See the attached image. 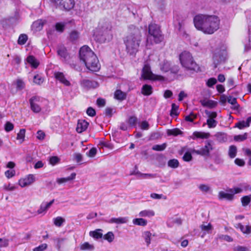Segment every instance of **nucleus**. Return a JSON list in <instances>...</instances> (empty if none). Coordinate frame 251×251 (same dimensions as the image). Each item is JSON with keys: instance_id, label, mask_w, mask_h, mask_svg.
I'll list each match as a JSON object with an SVG mask.
<instances>
[{"instance_id": "nucleus-35", "label": "nucleus", "mask_w": 251, "mask_h": 251, "mask_svg": "<svg viewBox=\"0 0 251 251\" xmlns=\"http://www.w3.org/2000/svg\"><path fill=\"white\" fill-rule=\"evenodd\" d=\"M57 53L59 56L65 59L68 56L67 50L64 47H60L57 50Z\"/></svg>"}, {"instance_id": "nucleus-34", "label": "nucleus", "mask_w": 251, "mask_h": 251, "mask_svg": "<svg viewBox=\"0 0 251 251\" xmlns=\"http://www.w3.org/2000/svg\"><path fill=\"white\" fill-rule=\"evenodd\" d=\"M66 24V22L57 23L55 25L56 30L59 32H63L64 30L65 26Z\"/></svg>"}, {"instance_id": "nucleus-25", "label": "nucleus", "mask_w": 251, "mask_h": 251, "mask_svg": "<svg viewBox=\"0 0 251 251\" xmlns=\"http://www.w3.org/2000/svg\"><path fill=\"white\" fill-rule=\"evenodd\" d=\"M132 223L134 225L145 226L147 225L148 221L144 218H140L134 219Z\"/></svg>"}, {"instance_id": "nucleus-10", "label": "nucleus", "mask_w": 251, "mask_h": 251, "mask_svg": "<svg viewBox=\"0 0 251 251\" xmlns=\"http://www.w3.org/2000/svg\"><path fill=\"white\" fill-rule=\"evenodd\" d=\"M141 78H164L163 77H159L152 73L150 65L146 63L144 64L141 72Z\"/></svg>"}, {"instance_id": "nucleus-48", "label": "nucleus", "mask_w": 251, "mask_h": 251, "mask_svg": "<svg viewBox=\"0 0 251 251\" xmlns=\"http://www.w3.org/2000/svg\"><path fill=\"white\" fill-rule=\"evenodd\" d=\"M247 138V133H245L243 135H236L234 137V139L236 141H243Z\"/></svg>"}, {"instance_id": "nucleus-17", "label": "nucleus", "mask_w": 251, "mask_h": 251, "mask_svg": "<svg viewBox=\"0 0 251 251\" xmlns=\"http://www.w3.org/2000/svg\"><path fill=\"white\" fill-rule=\"evenodd\" d=\"M46 23V21L42 19L38 20L34 22L32 25V29L35 31H40L41 30Z\"/></svg>"}, {"instance_id": "nucleus-9", "label": "nucleus", "mask_w": 251, "mask_h": 251, "mask_svg": "<svg viewBox=\"0 0 251 251\" xmlns=\"http://www.w3.org/2000/svg\"><path fill=\"white\" fill-rule=\"evenodd\" d=\"M205 113L207 117L206 124L208 127L210 128L215 127L218 124V122L215 119L217 116V112L205 110Z\"/></svg>"}, {"instance_id": "nucleus-63", "label": "nucleus", "mask_w": 251, "mask_h": 251, "mask_svg": "<svg viewBox=\"0 0 251 251\" xmlns=\"http://www.w3.org/2000/svg\"><path fill=\"white\" fill-rule=\"evenodd\" d=\"M234 162L237 165L240 167L244 166L245 164L244 160L240 158L235 159V160H234Z\"/></svg>"}, {"instance_id": "nucleus-56", "label": "nucleus", "mask_w": 251, "mask_h": 251, "mask_svg": "<svg viewBox=\"0 0 251 251\" xmlns=\"http://www.w3.org/2000/svg\"><path fill=\"white\" fill-rule=\"evenodd\" d=\"M178 106L177 105H176L175 103H173L172 104V110L171 113V115H177L178 113H177V111L178 110Z\"/></svg>"}, {"instance_id": "nucleus-29", "label": "nucleus", "mask_w": 251, "mask_h": 251, "mask_svg": "<svg viewBox=\"0 0 251 251\" xmlns=\"http://www.w3.org/2000/svg\"><path fill=\"white\" fill-rule=\"evenodd\" d=\"M249 188V186L245 184L241 185V187H235L230 190V192L233 194V196L238 193H240L242 192L243 189L246 190Z\"/></svg>"}, {"instance_id": "nucleus-36", "label": "nucleus", "mask_w": 251, "mask_h": 251, "mask_svg": "<svg viewBox=\"0 0 251 251\" xmlns=\"http://www.w3.org/2000/svg\"><path fill=\"white\" fill-rule=\"evenodd\" d=\"M65 221V219L59 216L53 219V223L54 225L58 227L61 226Z\"/></svg>"}, {"instance_id": "nucleus-2", "label": "nucleus", "mask_w": 251, "mask_h": 251, "mask_svg": "<svg viewBox=\"0 0 251 251\" xmlns=\"http://www.w3.org/2000/svg\"><path fill=\"white\" fill-rule=\"evenodd\" d=\"M143 39V29L134 25H130L128 33L124 39L126 53L129 55L134 56L139 50Z\"/></svg>"}, {"instance_id": "nucleus-40", "label": "nucleus", "mask_w": 251, "mask_h": 251, "mask_svg": "<svg viewBox=\"0 0 251 251\" xmlns=\"http://www.w3.org/2000/svg\"><path fill=\"white\" fill-rule=\"evenodd\" d=\"M27 40V36L26 34H21L18 38V43L19 45H23L25 44Z\"/></svg>"}, {"instance_id": "nucleus-30", "label": "nucleus", "mask_w": 251, "mask_h": 251, "mask_svg": "<svg viewBox=\"0 0 251 251\" xmlns=\"http://www.w3.org/2000/svg\"><path fill=\"white\" fill-rule=\"evenodd\" d=\"M237 152V149L235 146L231 145L229 146L228 154L230 158H234L236 156Z\"/></svg>"}, {"instance_id": "nucleus-41", "label": "nucleus", "mask_w": 251, "mask_h": 251, "mask_svg": "<svg viewBox=\"0 0 251 251\" xmlns=\"http://www.w3.org/2000/svg\"><path fill=\"white\" fill-rule=\"evenodd\" d=\"M251 201V195L244 196L241 198V202L243 206L248 205Z\"/></svg>"}, {"instance_id": "nucleus-52", "label": "nucleus", "mask_w": 251, "mask_h": 251, "mask_svg": "<svg viewBox=\"0 0 251 251\" xmlns=\"http://www.w3.org/2000/svg\"><path fill=\"white\" fill-rule=\"evenodd\" d=\"M180 133H181V131L177 128L170 129L168 131V134L175 135V136H176V135L180 134Z\"/></svg>"}, {"instance_id": "nucleus-5", "label": "nucleus", "mask_w": 251, "mask_h": 251, "mask_svg": "<svg viewBox=\"0 0 251 251\" xmlns=\"http://www.w3.org/2000/svg\"><path fill=\"white\" fill-rule=\"evenodd\" d=\"M149 35L146 40V46L148 48L153 44L152 40L153 41V43L158 44L163 40V36L161 34L160 27L156 24H151L149 25Z\"/></svg>"}, {"instance_id": "nucleus-19", "label": "nucleus", "mask_w": 251, "mask_h": 251, "mask_svg": "<svg viewBox=\"0 0 251 251\" xmlns=\"http://www.w3.org/2000/svg\"><path fill=\"white\" fill-rule=\"evenodd\" d=\"M138 215L140 217H148L150 218L155 215V212L151 209H145L141 211Z\"/></svg>"}, {"instance_id": "nucleus-42", "label": "nucleus", "mask_w": 251, "mask_h": 251, "mask_svg": "<svg viewBox=\"0 0 251 251\" xmlns=\"http://www.w3.org/2000/svg\"><path fill=\"white\" fill-rule=\"evenodd\" d=\"M79 33L76 30H73L70 33V39L72 41L76 40L79 38Z\"/></svg>"}, {"instance_id": "nucleus-44", "label": "nucleus", "mask_w": 251, "mask_h": 251, "mask_svg": "<svg viewBox=\"0 0 251 251\" xmlns=\"http://www.w3.org/2000/svg\"><path fill=\"white\" fill-rule=\"evenodd\" d=\"M103 238L109 242H111L114 239V235L112 232L109 231L104 235Z\"/></svg>"}, {"instance_id": "nucleus-3", "label": "nucleus", "mask_w": 251, "mask_h": 251, "mask_svg": "<svg viewBox=\"0 0 251 251\" xmlns=\"http://www.w3.org/2000/svg\"><path fill=\"white\" fill-rule=\"evenodd\" d=\"M79 57L88 70L93 72H96L100 70V66L99 60L89 47L84 46L80 48Z\"/></svg>"}, {"instance_id": "nucleus-11", "label": "nucleus", "mask_w": 251, "mask_h": 251, "mask_svg": "<svg viewBox=\"0 0 251 251\" xmlns=\"http://www.w3.org/2000/svg\"><path fill=\"white\" fill-rule=\"evenodd\" d=\"M36 181L35 175L29 174L19 180V184L22 187H25L32 184Z\"/></svg>"}, {"instance_id": "nucleus-53", "label": "nucleus", "mask_w": 251, "mask_h": 251, "mask_svg": "<svg viewBox=\"0 0 251 251\" xmlns=\"http://www.w3.org/2000/svg\"><path fill=\"white\" fill-rule=\"evenodd\" d=\"M199 188L200 189L201 191L203 192H207L210 189V187L208 185L203 184H200L199 186Z\"/></svg>"}, {"instance_id": "nucleus-46", "label": "nucleus", "mask_w": 251, "mask_h": 251, "mask_svg": "<svg viewBox=\"0 0 251 251\" xmlns=\"http://www.w3.org/2000/svg\"><path fill=\"white\" fill-rule=\"evenodd\" d=\"M54 243L56 244V247L58 250H60L62 244L65 241L64 238H55L53 239Z\"/></svg>"}, {"instance_id": "nucleus-55", "label": "nucleus", "mask_w": 251, "mask_h": 251, "mask_svg": "<svg viewBox=\"0 0 251 251\" xmlns=\"http://www.w3.org/2000/svg\"><path fill=\"white\" fill-rule=\"evenodd\" d=\"M15 171L14 170H7L5 172V176L8 178L12 177L15 175Z\"/></svg>"}, {"instance_id": "nucleus-23", "label": "nucleus", "mask_w": 251, "mask_h": 251, "mask_svg": "<svg viewBox=\"0 0 251 251\" xmlns=\"http://www.w3.org/2000/svg\"><path fill=\"white\" fill-rule=\"evenodd\" d=\"M27 62L33 68H36L39 65L38 60L33 56L29 55L26 58Z\"/></svg>"}, {"instance_id": "nucleus-57", "label": "nucleus", "mask_w": 251, "mask_h": 251, "mask_svg": "<svg viewBox=\"0 0 251 251\" xmlns=\"http://www.w3.org/2000/svg\"><path fill=\"white\" fill-rule=\"evenodd\" d=\"M140 127L142 130H148L149 128V124L146 121H144L141 123Z\"/></svg>"}, {"instance_id": "nucleus-6", "label": "nucleus", "mask_w": 251, "mask_h": 251, "mask_svg": "<svg viewBox=\"0 0 251 251\" xmlns=\"http://www.w3.org/2000/svg\"><path fill=\"white\" fill-rule=\"evenodd\" d=\"M179 60L182 66L186 69L197 72L200 71L199 66L194 60L190 52H182L179 55Z\"/></svg>"}, {"instance_id": "nucleus-27", "label": "nucleus", "mask_w": 251, "mask_h": 251, "mask_svg": "<svg viewBox=\"0 0 251 251\" xmlns=\"http://www.w3.org/2000/svg\"><path fill=\"white\" fill-rule=\"evenodd\" d=\"M193 135L195 137L198 138L207 139L210 137V134L209 133L195 131L193 133Z\"/></svg>"}, {"instance_id": "nucleus-12", "label": "nucleus", "mask_w": 251, "mask_h": 251, "mask_svg": "<svg viewBox=\"0 0 251 251\" xmlns=\"http://www.w3.org/2000/svg\"><path fill=\"white\" fill-rule=\"evenodd\" d=\"M74 0H61L57 7L60 9L69 10L74 7Z\"/></svg>"}, {"instance_id": "nucleus-39", "label": "nucleus", "mask_w": 251, "mask_h": 251, "mask_svg": "<svg viewBox=\"0 0 251 251\" xmlns=\"http://www.w3.org/2000/svg\"><path fill=\"white\" fill-rule=\"evenodd\" d=\"M168 166L172 168H176L179 166V162L176 159H171L168 162Z\"/></svg>"}, {"instance_id": "nucleus-38", "label": "nucleus", "mask_w": 251, "mask_h": 251, "mask_svg": "<svg viewBox=\"0 0 251 251\" xmlns=\"http://www.w3.org/2000/svg\"><path fill=\"white\" fill-rule=\"evenodd\" d=\"M114 98L117 100H123L126 98V95L121 90H117L115 92Z\"/></svg>"}, {"instance_id": "nucleus-28", "label": "nucleus", "mask_w": 251, "mask_h": 251, "mask_svg": "<svg viewBox=\"0 0 251 251\" xmlns=\"http://www.w3.org/2000/svg\"><path fill=\"white\" fill-rule=\"evenodd\" d=\"M25 129H21L18 133L17 135V140L18 141L19 144H22L25 141Z\"/></svg>"}, {"instance_id": "nucleus-62", "label": "nucleus", "mask_w": 251, "mask_h": 251, "mask_svg": "<svg viewBox=\"0 0 251 251\" xmlns=\"http://www.w3.org/2000/svg\"><path fill=\"white\" fill-rule=\"evenodd\" d=\"M192 155L191 153L186 152L183 156V159L185 161H190L192 159Z\"/></svg>"}, {"instance_id": "nucleus-26", "label": "nucleus", "mask_w": 251, "mask_h": 251, "mask_svg": "<svg viewBox=\"0 0 251 251\" xmlns=\"http://www.w3.org/2000/svg\"><path fill=\"white\" fill-rule=\"evenodd\" d=\"M152 87L149 85H144L142 87V93L145 96H149L151 94L152 91Z\"/></svg>"}, {"instance_id": "nucleus-54", "label": "nucleus", "mask_w": 251, "mask_h": 251, "mask_svg": "<svg viewBox=\"0 0 251 251\" xmlns=\"http://www.w3.org/2000/svg\"><path fill=\"white\" fill-rule=\"evenodd\" d=\"M14 128V125L10 122H7L6 123L4 126V129L7 132H9L13 130Z\"/></svg>"}, {"instance_id": "nucleus-7", "label": "nucleus", "mask_w": 251, "mask_h": 251, "mask_svg": "<svg viewBox=\"0 0 251 251\" xmlns=\"http://www.w3.org/2000/svg\"><path fill=\"white\" fill-rule=\"evenodd\" d=\"M226 48L223 47L221 49H216L213 55L214 62L216 67L217 64L225 61L226 57Z\"/></svg>"}, {"instance_id": "nucleus-14", "label": "nucleus", "mask_w": 251, "mask_h": 251, "mask_svg": "<svg viewBox=\"0 0 251 251\" xmlns=\"http://www.w3.org/2000/svg\"><path fill=\"white\" fill-rule=\"evenodd\" d=\"M81 84L83 87L87 88H95L99 85L98 83L94 79H83Z\"/></svg>"}, {"instance_id": "nucleus-43", "label": "nucleus", "mask_w": 251, "mask_h": 251, "mask_svg": "<svg viewBox=\"0 0 251 251\" xmlns=\"http://www.w3.org/2000/svg\"><path fill=\"white\" fill-rule=\"evenodd\" d=\"M249 125L247 124L246 121H242L237 123L235 125V127H238V128L242 129L245 127H249Z\"/></svg>"}, {"instance_id": "nucleus-24", "label": "nucleus", "mask_w": 251, "mask_h": 251, "mask_svg": "<svg viewBox=\"0 0 251 251\" xmlns=\"http://www.w3.org/2000/svg\"><path fill=\"white\" fill-rule=\"evenodd\" d=\"M89 235L95 239L101 238L103 235L102 230L100 229H97L94 231H91L89 232Z\"/></svg>"}, {"instance_id": "nucleus-15", "label": "nucleus", "mask_w": 251, "mask_h": 251, "mask_svg": "<svg viewBox=\"0 0 251 251\" xmlns=\"http://www.w3.org/2000/svg\"><path fill=\"white\" fill-rule=\"evenodd\" d=\"M88 123L83 120L78 121L76 130L78 133H82L85 131L88 127Z\"/></svg>"}, {"instance_id": "nucleus-4", "label": "nucleus", "mask_w": 251, "mask_h": 251, "mask_svg": "<svg viewBox=\"0 0 251 251\" xmlns=\"http://www.w3.org/2000/svg\"><path fill=\"white\" fill-rule=\"evenodd\" d=\"M94 35L95 39L100 43L109 42L113 38L110 24L108 22L100 21Z\"/></svg>"}, {"instance_id": "nucleus-59", "label": "nucleus", "mask_w": 251, "mask_h": 251, "mask_svg": "<svg viewBox=\"0 0 251 251\" xmlns=\"http://www.w3.org/2000/svg\"><path fill=\"white\" fill-rule=\"evenodd\" d=\"M97 150L95 148H92L91 149L88 153H87V155L90 157H93L96 154Z\"/></svg>"}, {"instance_id": "nucleus-21", "label": "nucleus", "mask_w": 251, "mask_h": 251, "mask_svg": "<svg viewBox=\"0 0 251 251\" xmlns=\"http://www.w3.org/2000/svg\"><path fill=\"white\" fill-rule=\"evenodd\" d=\"M75 176H76V174L75 173H73L71 174V175L69 176H68L67 177L57 178L56 182L59 184L65 183L69 181L74 179L75 177Z\"/></svg>"}, {"instance_id": "nucleus-37", "label": "nucleus", "mask_w": 251, "mask_h": 251, "mask_svg": "<svg viewBox=\"0 0 251 251\" xmlns=\"http://www.w3.org/2000/svg\"><path fill=\"white\" fill-rule=\"evenodd\" d=\"M200 227L202 231H206L207 233H210L212 229V226L211 224H202L201 225Z\"/></svg>"}, {"instance_id": "nucleus-60", "label": "nucleus", "mask_w": 251, "mask_h": 251, "mask_svg": "<svg viewBox=\"0 0 251 251\" xmlns=\"http://www.w3.org/2000/svg\"><path fill=\"white\" fill-rule=\"evenodd\" d=\"M45 137V133L42 130H39L37 132V138L40 140H43Z\"/></svg>"}, {"instance_id": "nucleus-31", "label": "nucleus", "mask_w": 251, "mask_h": 251, "mask_svg": "<svg viewBox=\"0 0 251 251\" xmlns=\"http://www.w3.org/2000/svg\"><path fill=\"white\" fill-rule=\"evenodd\" d=\"M227 101L232 105V108L234 109H238L239 105L237 102V100L235 98L232 96H229L227 97Z\"/></svg>"}, {"instance_id": "nucleus-58", "label": "nucleus", "mask_w": 251, "mask_h": 251, "mask_svg": "<svg viewBox=\"0 0 251 251\" xmlns=\"http://www.w3.org/2000/svg\"><path fill=\"white\" fill-rule=\"evenodd\" d=\"M48 210V209L46 207V206L44 204V202L42 203L41 204L39 209L37 210V213L38 214H40Z\"/></svg>"}, {"instance_id": "nucleus-64", "label": "nucleus", "mask_w": 251, "mask_h": 251, "mask_svg": "<svg viewBox=\"0 0 251 251\" xmlns=\"http://www.w3.org/2000/svg\"><path fill=\"white\" fill-rule=\"evenodd\" d=\"M137 118L135 117H131L128 119V124L131 126H135L136 122H137Z\"/></svg>"}, {"instance_id": "nucleus-20", "label": "nucleus", "mask_w": 251, "mask_h": 251, "mask_svg": "<svg viewBox=\"0 0 251 251\" xmlns=\"http://www.w3.org/2000/svg\"><path fill=\"white\" fill-rule=\"evenodd\" d=\"M220 199H226L228 201H231L233 199V194L231 192L230 193L224 191H220L218 195Z\"/></svg>"}, {"instance_id": "nucleus-1", "label": "nucleus", "mask_w": 251, "mask_h": 251, "mask_svg": "<svg viewBox=\"0 0 251 251\" xmlns=\"http://www.w3.org/2000/svg\"><path fill=\"white\" fill-rule=\"evenodd\" d=\"M193 22L196 28L206 34H212L220 28V20L215 15L199 14L196 15Z\"/></svg>"}, {"instance_id": "nucleus-32", "label": "nucleus", "mask_w": 251, "mask_h": 251, "mask_svg": "<svg viewBox=\"0 0 251 251\" xmlns=\"http://www.w3.org/2000/svg\"><path fill=\"white\" fill-rule=\"evenodd\" d=\"M171 65L172 63L170 62L165 60L161 64V69L164 72H167L170 71Z\"/></svg>"}, {"instance_id": "nucleus-8", "label": "nucleus", "mask_w": 251, "mask_h": 251, "mask_svg": "<svg viewBox=\"0 0 251 251\" xmlns=\"http://www.w3.org/2000/svg\"><path fill=\"white\" fill-rule=\"evenodd\" d=\"M45 101L43 99L39 97H32L30 100V107L35 113H39L41 110V103Z\"/></svg>"}, {"instance_id": "nucleus-50", "label": "nucleus", "mask_w": 251, "mask_h": 251, "mask_svg": "<svg viewBox=\"0 0 251 251\" xmlns=\"http://www.w3.org/2000/svg\"><path fill=\"white\" fill-rule=\"evenodd\" d=\"M48 245L46 243L42 244L34 248L33 251H44L47 248Z\"/></svg>"}, {"instance_id": "nucleus-13", "label": "nucleus", "mask_w": 251, "mask_h": 251, "mask_svg": "<svg viewBox=\"0 0 251 251\" xmlns=\"http://www.w3.org/2000/svg\"><path fill=\"white\" fill-rule=\"evenodd\" d=\"M214 145L213 141L211 140L205 142V146L201 148L204 156H209L210 152L214 149Z\"/></svg>"}, {"instance_id": "nucleus-47", "label": "nucleus", "mask_w": 251, "mask_h": 251, "mask_svg": "<svg viewBox=\"0 0 251 251\" xmlns=\"http://www.w3.org/2000/svg\"><path fill=\"white\" fill-rule=\"evenodd\" d=\"M166 148V144L164 143L162 145H155L152 147V149L154 151H162L165 150Z\"/></svg>"}, {"instance_id": "nucleus-49", "label": "nucleus", "mask_w": 251, "mask_h": 251, "mask_svg": "<svg viewBox=\"0 0 251 251\" xmlns=\"http://www.w3.org/2000/svg\"><path fill=\"white\" fill-rule=\"evenodd\" d=\"M197 116L196 114L191 112L189 115L185 116V120L188 122H193L194 119L197 118Z\"/></svg>"}, {"instance_id": "nucleus-45", "label": "nucleus", "mask_w": 251, "mask_h": 251, "mask_svg": "<svg viewBox=\"0 0 251 251\" xmlns=\"http://www.w3.org/2000/svg\"><path fill=\"white\" fill-rule=\"evenodd\" d=\"M17 90H22L25 87L24 82L21 79H18L16 82L14 84Z\"/></svg>"}, {"instance_id": "nucleus-51", "label": "nucleus", "mask_w": 251, "mask_h": 251, "mask_svg": "<svg viewBox=\"0 0 251 251\" xmlns=\"http://www.w3.org/2000/svg\"><path fill=\"white\" fill-rule=\"evenodd\" d=\"M151 197L153 199L159 200L161 199H166V197L163 195L162 194H158L156 193H151Z\"/></svg>"}, {"instance_id": "nucleus-18", "label": "nucleus", "mask_w": 251, "mask_h": 251, "mask_svg": "<svg viewBox=\"0 0 251 251\" xmlns=\"http://www.w3.org/2000/svg\"><path fill=\"white\" fill-rule=\"evenodd\" d=\"M201 103L203 106L213 108L217 106L218 102L213 100H201Z\"/></svg>"}, {"instance_id": "nucleus-22", "label": "nucleus", "mask_w": 251, "mask_h": 251, "mask_svg": "<svg viewBox=\"0 0 251 251\" xmlns=\"http://www.w3.org/2000/svg\"><path fill=\"white\" fill-rule=\"evenodd\" d=\"M79 248L81 251H92L95 249V246L92 244L85 242L80 244Z\"/></svg>"}, {"instance_id": "nucleus-16", "label": "nucleus", "mask_w": 251, "mask_h": 251, "mask_svg": "<svg viewBox=\"0 0 251 251\" xmlns=\"http://www.w3.org/2000/svg\"><path fill=\"white\" fill-rule=\"evenodd\" d=\"M128 221V218L127 217L112 218L110 219L107 222L109 224H126Z\"/></svg>"}, {"instance_id": "nucleus-61", "label": "nucleus", "mask_w": 251, "mask_h": 251, "mask_svg": "<svg viewBox=\"0 0 251 251\" xmlns=\"http://www.w3.org/2000/svg\"><path fill=\"white\" fill-rule=\"evenodd\" d=\"M244 234H249L251 233V226H243V230H241Z\"/></svg>"}, {"instance_id": "nucleus-33", "label": "nucleus", "mask_w": 251, "mask_h": 251, "mask_svg": "<svg viewBox=\"0 0 251 251\" xmlns=\"http://www.w3.org/2000/svg\"><path fill=\"white\" fill-rule=\"evenodd\" d=\"M151 233L148 231H145L143 233V236L145 239V241L146 243L147 246H149V245L151 244Z\"/></svg>"}]
</instances>
